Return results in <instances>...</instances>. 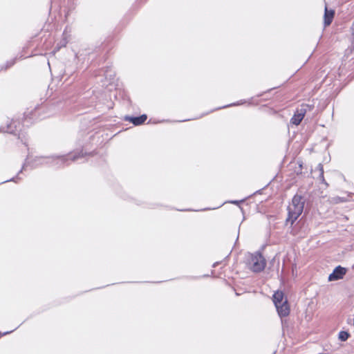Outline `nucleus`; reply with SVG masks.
I'll return each instance as SVG.
<instances>
[{"mask_svg":"<svg viewBox=\"0 0 354 354\" xmlns=\"http://www.w3.org/2000/svg\"><path fill=\"white\" fill-rule=\"evenodd\" d=\"M230 105H226V106H224L223 108H225V107H228L230 106Z\"/></svg>","mask_w":354,"mask_h":354,"instance_id":"obj_21","label":"nucleus"},{"mask_svg":"<svg viewBox=\"0 0 354 354\" xmlns=\"http://www.w3.org/2000/svg\"><path fill=\"white\" fill-rule=\"evenodd\" d=\"M306 172L303 171V162L297 160L289 162V186L298 183L305 178Z\"/></svg>","mask_w":354,"mask_h":354,"instance_id":"obj_2","label":"nucleus"},{"mask_svg":"<svg viewBox=\"0 0 354 354\" xmlns=\"http://www.w3.org/2000/svg\"><path fill=\"white\" fill-rule=\"evenodd\" d=\"M104 75L106 79L113 80L115 75V72L112 70L111 66L106 67L104 71Z\"/></svg>","mask_w":354,"mask_h":354,"instance_id":"obj_11","label":"nucleus"},{"mask_svg":"<svg viewBox=\"0 0 354 354\" xmlns=\"http://www.w3.org/2000/svg\"><path fill=\"white\" fill-rule=\"evenodd\" d=\"M21 141L24 142V145H26V142H24L23 140H21Z\"/></svg>","mask_w":354,"mask_h":354,"instance_id":"obj_22","label":"nucleus"},{"mask_svg":"<svg viewBox=\"0 0 354 354\" xmlns=\"http://www.w3.org/2000/svg\"><path fill=\"white\" fill-rule=\"evenodd\" d=\"M272 301L281 317L283 333L288 329V297L284 298L282 291L277 290L272 296Z\"/></svg>","mask_w":354,"mask_h":354,"instance_id":"obj_1","label":"nucleus"},{"mask_svg":"<svg viewBox=\"0 0 354 354\" xmlns=\"http://www.w3.org/2000/svg\"><path fill=\"white\" fill-rule=\"evenodd\" d=\"M261 190H262V189H259V190L257 191V192L254 193V194H261Z\"/></svg>","mask_w":354,"mask_h":354,"instance_id":"obj_17","label":"nucleus"},{"mask_svg":"<svg viewBox=\"0 0 354 354\" xmlns=\"http://www.w3.org/2000/svg\"><path fill=\"white\" fill-rule=\"evenodd\" d=\"M305 199L301 195L296 194L292 200L291 206L289 205V221L296 220L304 210Z\"/></svg>","mask_w":354,"mask_h":354,"instance_id":"obj_3","label":"nucleus"},{"mask_svg":"<svg viewBox=\"0 0 354 354\" xmlns=\"http://www.w3.org/2000/svg\"><path fill=\"white\" fill-rule=\"evenodd\" d=\"M317 169H318L319 171V179L320 180L322 183H324L326 185H328V183L326 182V180L324 179V167H323L322 164L319 163L317 165Z\"/></svg>","mask_w":354,"mask_h":354,"instance_id":"obj_12","label":"nucleus"},{"mask_svg":"<svg viewBox=\"0 0 354 354\" xmlns=\"http://www.w3.org/2000/svg\"><path fill=\"white\" fill-rule=\"evenodd\" d=\"M324 351H328V349L327 348V347H324Z\"/></svg>","mask_w":354,"mask_h":354,"instance_id":"obj_20","label":"nucleus"},{"mask_svg":"<svg viewBox=\"0 0 354 354\" xmlns=\"http://www.w3.org/2000/svg\"><path fill=\"white\" fill-rule=\"evenodd\" d=\"M15 64V61H12L10 62H8L6 68H8L10 66H12Z\"/></svg>","mask_w":354,"mask_h":354,"instance_id":"obj_15","label":"nucleus"},{"mask_svg":"<svg viewBox=\"0 0 354 354\" xmlns=\"http://www.w3.org/2000/svg\"><path fill=\"white\" fill-rule=\"evenodd\" d=\"M346 273V269L341 266H337L331 274L328 276V281H337L343 279L344 276Z\"/></svg>","mask_w":354,"mask_h":354,"instance_id":"obj_7","label":"nucleus"},{"mask_svg":"<svg viewBox=\"0 0 354 354\" xmlns=\"http://www.w3.org/2000/svg\"><path fill=\"white\" fill-rule=\"evenodd\" d=\"M217 264H218V263H214L213 267H216V266Z\"/></svg>","mask_w":354,"mask_h":354,"instance_id":"obj_19","label":"nucleus"},{"mask_svg":"<svg viewBox=\"0 0 354 354\" xmlns=\"http://www.w3.org/2000/svg\"><path fill=\"white\" fill-rule=\"evenodd\" d=\"M84 153L82 151H80L79 153H75V154H68V155H64V156H51L50 158L52 159V162L54 165H68V161H75L80 158H82L84 156Z\"/></svg>","mask_w":354,"mask_h":354,"instance_id":"obj_5","label":"nucleus"},{"mask_svg":"<svg viewBox=\"0 0 354 354\" xmlns=\"http://www.w3.org/2000/svg\"><path fill=\"white\" fill-rule=\"evenodd\" d=\"M285 223H288V217L285 219Z\"/></svg>","mask_w":354,"mask_h":354,"instance_id":"obj_18","label":"nucleus"},{"mask_svg":"<svg viewBox=\"0 0 354 354\" xmlns=\"http://www.w3.org/2000/svg\"><path fill=\"white\" fill-rule=\"evenodd\" d=\"M308 109H309V106L306 104H302L299 106L290 119V123L295 125H299L304 119Z\"/></svg>","mask_w":354,"mask_h":354,"instance_id":"obj_6","label":"nucleus"},{"mask_svg":"<svg viewBox=\"0 0 354 354\" xmlns=\"http://www.w3.org/2000/svg\"><path fill=\"white\" fill-rule=\"evenodd\" d=\"M349 337H350V334L347 331H345V330H342L338 334V338L342 342L346 341Z\"/></svg>","mask_w":354,"mask_h":354,"instance_id":"obj_13","label":"nucleus"},{"mask_svg":"<svg viewBox=\"0 0 354 354\" xmlns=\"http://www.w3.org/2000/svg\"><path fill=\"white\" fill-rule=\"evenodd\" d=\"M12 180H14V178H12V179H10V180H9V181H12Z\"/></svg>","mask_w":354,"mask_h":354,"instance_id":"obj_23","label":"nucleus"},{"mask_svg":"<svg viewBox=\"0 0 354 354\" xmlns=\"http://www.w3.org/2000/svg\"><path fill=\"white\" fill-rule=\"evenodd\" d=\"M20 123L18 121H12L10 123L8 124L6 127L1 128L0 131L7 132L10 134H17L18 131V128L19 127Z\"/></svg>","mask_w":354,"mask_h":354,"instance_id":"obj_8","label":"nucleus"},{"mask_svg":"<svg viewBox=\"0 0 354 354\" xmlns=\"http://www.w3.org/2000/svg\"><path fill=\"white\" fill-rule=\"evenodd\" d=\"M248 264L250 270L254 272H260L266 267V262L265 258L260 252H256L250 254L248 259Z\"/></svg>","mask_w":354,"mask_h":354,"instance_id":"obj_4","label":"nucleus"},{"mask_svg":"<svg viewBox=\"0 0 354 354\" xmlns=\"http://www.w3.org/2000/svg\"><path fill=\"white\" fill-rule=\"evenodd\" d=\"M147 116L145 114H142L140 116L133 117V116H125L124 120L126 121H129L133 123L136 126L140 125L143 124L147 120Z\"/></svg>","mask_w":354,"mask_h":354,"instance_id":"obj_9","label":"nucleus"},{"mask_svg":"<svg viewBox=\"0 0 354 354\" xmlns=\"http://www.w3.org/2000/svg\"><path fill=\"white\" fill-rule=\"evenodd\" d=\"M334 15H335L334 10H328L327 7L326 6L325 10H324V26H329L332 23Z\"/></svg>","mask_w":354,"mask_h":354,"instance_id":"obj_10","label":"nucleus"},{"mask_svg":"<svg viewBox=\"0 0 354 354\" xmlns=\"http://www.w3.org/2000/svg\"><path fill=\"white\" fill-rule=\"evenodd\" d=\"M243 201H244V200H241V201H230V203H232V204H239V203H242Z\"/></svg>","mask_w":354,"mask_h":354,"instance_id":"obj_16","label":"nucleus"},{"mask_svg":"<svg viewBox=\"0 0 354 354\" xmlns=\"http://www.w3.org/2000/svg\"><path fill=\"white\" fill-rule=\"evenodd\" d=\"M30 165L29 162L26 161V162L24 163L21 169L19 171V173H21L23 169H25L26 167H28Z\"/></svg>","mask_w":354,"mask_h":354,"instance_id":"obj_14","label":"nucleus"}]
</instances>
